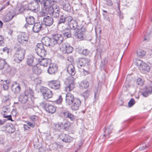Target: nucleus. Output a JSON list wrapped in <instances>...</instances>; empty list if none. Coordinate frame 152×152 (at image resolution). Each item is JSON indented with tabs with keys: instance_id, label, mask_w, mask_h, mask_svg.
Masks as SVG:
<instances>
[{
	"instance_id": "1",
	"label": "nucleus",
	"mask_w": 152,
	"mask_h": 152,
	"mask_svg": "<svg viewBox=\"0 0 152 152\" xmlns=\"http://www.w3.org/2000/svg\"><path fill=\"white\" fill-rule=\"evenodd\" d=\"M41 5L44 6L45 12L54 18H58L59 15L60 10L59 7L53 4V1L44 0Z\"/></svg>"
},
{
	"instance_id": "2",
	"label": "nucleus",
	"mask_w": 152,
	"mask_h": 152,
	"mask_svg": "<svg viewBox=\"0 0 152 152\" xmlns=\"http://www.w3.org/2000/svg\"><path fill=\"white\" fill-rule=\"evenodd\" d=\"M42 43H38L35 48L36 52L37 55L40 57H44L46 54V51L43 45L46 46H54L52 45V38L48 37H43L42 39Z\"/></svg>"
},
{
	"instance_id": "3",
	"label": "nucleus",
	"mask_w": 152,
	"mask_h": 152,
	"mask_svg": "<svg viewBox=\"0 0 152 152\" xmlns=\"http://www.w3.org/2000/svg\"><path fill=\"white\" fill-rule=\"evenodd\" d=\"M15 48L16 51L14 56V61L16 63H20L24 59L26 53L25 50L21 47L20 45L16 44Z\"/></svg>"
},
{
	"instance_id": "4",
	"label": "nucleus",
	"mask_w": 152,
	"mask_h": 152,
	"mask_svg": "<svg viewBox=\"0 0 152 152\" xmlns=\"http://www.w3.org/2000/svg\"><path fill=\"white\" fill-rule=\"evenodd\" d=\"M33 95L34 92L33 90L30 88H27L20 95L19 100L22 103L25 104L27 102L29 98L33 96Z\"/></svg>"
},
{
	"instance_id": "5",
	"label": "nucleus",
	"mask_w": 152,
	"mask_h": 152,
	"mask_svg": "<svg viewBox=\"0 0 152 152\" xmlns=\"http://www.w3.org/2000/svg\"><path fill=\"white\" fill-rule=\"evenodd\" d=\"M86 27L84 26H79L77 29L74 30V31L73 32L74 35L81 40H83L86 38Z\"/></svg>"
},
{
	"instance_id": "6",
	"label": "nucleus",
	"mask_w": 152,
	"mask_h": 152,
	"mask_svg": "<svg viewBox=\"0 0 152 152\" xmlns=\"http://www.w3.org/2000/svg\"><path fill=\"white\" fill-rule=\"evenodd\" d=\"M73 48L67 42L63 43L60 48L61 51L64 54H69L72 52Z\"/></svg>"
},
{
	"instance_id": "7",
	"label": "nucleus",
	"mask_w": 152,
	"mask_h": 152,
	"mask_svg": "<svg viewBox=\"0 0 152 152\" xmlns=\"http://www.w3.org/2000/svg\"><path fill=\"white\" fill-rule=\"evenodd\" d=\"M74 78L72 76L69 77L65 82L67 86H66L65 90L67 92L72 90L75 88L74 83Z\"/></svg>"
},
{
	"instance_id": "8",
	"label": "nucleus",
	"mask_w": 152,
	"mask_h": 152,
	"mask_svg": "<svg viewBox=\"0 0 152 152\" xmlns=\"http://www.w3.org/2000/svg\"><path fill=\"white\" fill-rule=\"evenodd\" d=\"M63 40L62 35L59 34H56L52 35V44L54 46L56 44H59L61 43Z\"/></svg>"
},
{
	"instance_id": "9",
	"label": "nucleus",
	"mask_w": 152,
	"mask_h": 152,
	"mask_svg": "<svg viewBox=\"0 0 152 152\" xmlns=\"http://www.w3.org/2000/svg\"><path fill=\"white\" fill-rule=\"evenodd\" d=\"M136 65L139 67L140 69L146 72H148L150 71V67L147 64L142 61L139 60L136 62Z\"/></svg>"
},
{
	"instance_id": "10",
	"label": "nucleus",
	"mask_w": 152,
	"mask_h": 152,
	"mask_svg": "<svg viewBox=\"0 0 152 152\" xmlns=\"http://www.w3.org/2000/svg\"><path fill=\"white\" fill-rule=\"evenodd\" d=\"M28 8V10H29L34 13L38 12L40 10L39 5L36 3L30 2L28 4H26Z\"/></svg>"
},
{
	"instance_id": "11",
	"label": "nucleus",
	"mask_w": 152,
	"mask_h": 152,
	"mask_svg": "<svg viewBox=\"0 0 152 152\" xmlns=\"http://www.w3.org/2000/svg\"><path fill=\"white\" fill-rule=\"evenodd\" d=\"M10 110L8 106L4 107L1 113L4 118H7L8 120L12 121L11 115H10Z\"/></svg>"
},
{
	"instance_id": "12",
	"label": "nucleus",
	"mask_w": 152,
	"mask_h": 152,
	"mask_svg": "<svg viewBox=\"0 0 152 152\" xmlns=\"http://www.w3.org/2000/svg\"><path fill=\"white\" fill-rule=\"evenodd\" d=\"M48 86L52 88L58 90L60 88L61 82L57 80H51L49 82Z\"/></svg>"
},
{
	"instance_id": "13",
	"label": "nucleus",
	"mask_w": 152,
	"mask_h": 152,
	"mask_svg": "<svg viewBox=\"0 0 152 152\" xmlns=\"http://www.w3.org/2000/svg\"><path fill=\"white\" fill-rule=\"evenodd\" d=\"M41 59H38L39 63L41 65L44 67H47L49 66L52 63L51 60L50 58H43V57H41Z\"/></svg>"
},
{
	"instance_id": "14",
	"label": "nucleus",
	"mask_w": 152,
	"mask_h": 152,
	"mask_svg": "<svg viewBox=\"0 0 152 152\" xmlns=\"http://www.w3.org/2000/svg\"><path fill=\"white\" fill-rule=\"evenodd\" d=\"M81 104V102L79 99H75V100L71 104V108L73 111L77 110H78Z\"/></svg>"
},
{
	"instance_id": "15",
	"label": "nucleus",
	"mask_w": 152,
	"mask_h": 152,
	"mask_svg": "<svg viewBox=\"0 0 152 152\" xmlns=\"http://www.w3.org/2000/svg\"><path fill=\"white\" fill-rule=\"evenodd\" d=\"M43 21L45 25L49 26L53 24L54 20L53 18L52 17L46 15L44 16Z\"/></svg>"
},
{
	"instance_id": "16",
	"label": "nucleus",
	"mask_w": 152,
	"mask_h": 152,
	"mask_svg": "<svg viewBox=\"0 0 152 152\" xmlns=\"http://www.w3.org/2000/svg\"><path fill=\"white\" fill-rule=\"evenodd\" d=\"M77 98H74V95L70 93H68L66 96V103L67 105H70L72 102L75 100V99Z\"/></svg>"
},
{
	"instance_id": "17",
	"label": "nucleus",
	"mask_w": 152,
	"mask_h": 152,
	"mask_svg": "<svg viewBox=\"0 0 152 152\" xmlns=\"http://www.w3.org/2000/svg\"><path fill=\"white\" fill-rule=\"evenodd\" d=\"M69 27L71 28L70 29L74 31V30L77 29L79 26H84L82 24H78L77 21L74 19L69 23Z\"/></svg>"
},
{
	"instance_id": "18",
	"label": "nucleus",
	"mask_w": 152,
	"mask_h": 152,
	"mask_svg": "<svg viewBox=\"0 0 152 152\" xmlns=\"http://www.w3.org/2000/svg\"><path fill=\"white\" fill-rule=\"evenodd\" d=\"M84 61V67L85 66H87V69H82V71L84 72V74H85V72L86 74H88V71L90 69V63L91 62V60L90 59L87 58H83Z\"/></svg>"
},
{
	"instance_id": "19",
	"label": "nucleus",
	"mask_w": 152,
	"mask_h": 152,
	"mask_svg": "<svg viewBox=\"0 0 152 152\" xmlns=\"http://www.w3.org/2000/svg\"><path fill=\"white\" fill-rule=\"evenodd\" d=\"M84 61V67L85 66H87V69H82V71L84 72V74H85V72L86 74H88V71L90 69V63L91 62V60L90 59L87 58H83Z\"/></svg>"
},
{
	"instance_id": "20",
	"label": "nucleus",
	"mask_w": 152,
	"mask_h": 152,
	"mask_svg": "<svg viewBox=\"0 0 152 152\" xmlns=\"http://www.w3.org/2000/svg\"><path fill=\"white\" fill-rule=\"evenodd\" d=\"M17 39L18 42L21 44L25 45L28 40V38L25 34H22L18 36Z\"/></svg>"
},
{
	"instance_id": "21",
	"label": "nucleus",
	"mask_w": 152,
	"mask_h": 152,
	"mask_svg": "<svg viewBox=\"0 0 152 152\" xmlns=\"http://www.w3.org/2000/svg\"><path fill=\"white\" fill-rule=\"evenodd\" d=\"M26 20L27 23L25 24L24 27L27 28L28 25H32L35 23L34 18L31 16H29L26 18Z\"/></svg>"
},
{
	"instance_id": "22",
	"label": "nucleus",
	"mask_w": 152,
	"mask_h": 152,
	"mask_svg": "<svg viewBox=\"0 0 152 152\" xmlns=\"http://www.w3.org/2000/svg\"><path fill=\"white\" fill-rule=\"evenodd\" d=\"M57 67L54 64L51 63L49 65L48 69V72L50 74H54L57 72Z\"/></svg>"
},
{
	"instance_id": "23",
	"label": "nucleus",
	"mask_w": 152,
	"mask_h": 152,
	"mask_svg": "<svg viewBox=\"0 0 152 152\" xmlns=\"http://www.w3.org/2000/svg\"><path fill=\"white\" fill-rule=\"evenodd\" d=\"M12 91L15 94L18 93L21 90V87L19 83L15 82L11 86Z\"/></svg>"
},
{
	"instance_id": "24",
	"label": "nucleus",
	"mask_w": 152,
	"mask_h": 152,
	"mask_svg": "<svg viewBox=\"0 0 152 152\" xmlns=\"http://www.w3.org/2000/svg\"><path fill=\"white\" fill-rule=\"evenodd\" d=\"M60 138L65 142H70L73 140V138L68 134H63L60 136Z\"/></svg>"
},
{
	"instance_id": "25",
	"label": "nucleus",
	"mask_w": 152,
	"mask_h": 152,
	"mask_svg": "<svg viewBox=\"0 0 152 152\" xmlns=\"http://www.w3.org/2000/svg\"><path fill=\"white\" fill-rule=\"evenodd\" d=\"M42 23L38 22L34 24L32 28L33 31L35 33L39 32L42 29Z\"/></svg>"
},
{
	"instance_id": "26",
	"label": "nucleus",
	"mask_w": 152,
	"mask_h": 152,
	"mask_svg": "<svg viewBox=\"0 0 152 152\" xmlns=\"http://www.w3.org/2000/svg\"><path fill=\"white\" fill-rule=\"evenodd\" d=\"M62 5L63 6V9L65 10L67 12L70 11L71 7L68 0H62Z\"/></svg>"
},
{
	"instance_id": "27",
	"label": "nucleus",
	"mask_w": 152,
	"mask_h": 152,
	"mask_svg": "<svg viewBox=\"0 0 152 152\" xmlns=\"http://www.w3.org/2000/svg\"><path fill=\"white\" fill-rule=\"evenodd\" d=\"M14 16L13 13L11 12H8L4 17L3 20L4 22H8L10 20L14 17Z\"/></svg>"
},
{
	"instance_id": "28",
	"label": "nucleus",
	"mask_w": 152,
	"mask_h": 152,
	"mask_svg": "<svg viewBox=\"0 0 152 152\" xmlns=\"http://www.w3.org/2000/svg\"><path fill=\"white\" fill-rule=\"evenodd\" d=\"M67 70L68 73L72 76L74 75L75 73L74 66L72 64H69L68 66Z\"/></svg>"
},
{
	"instance_id": "29",
	"label": "nucleus",
	"mask_w": 152,
	"mask_h": 152,
	"mask_svg": "<svg viewBox=\"0 0 152 152\" xmlns=\"http://www.w3.org/2000/svg\"><path fill=\"white\" fill-rule=\"evenodd\" d=\"M77 62V66L79 68L84 67V61L83 58H79L76 60Z\"/></svg>"
},
{
	"instance_id": "30",
	"label": "nucleus",
	"mask_w": 152,
	"mask_h": 152,
	"mask_svg": "<svg viewBox=\"0 0 152 152\" xmlns=\"http://www.w3.org/2000/svg\"><path fill=\"white\" fill-rule=\"evenodd\" d=\"M28 8L26 4L21 5L19 8H16L15 12L17 14L21 13L25 10H28Z\"/></svg>"
},
{
	"instance_id": "31",
	"label": "nucleus",
	"mask_w": 152,
	"mask_h": 152,
	"mask_svg": "<svg viewBox=\"0 0 152 152\" xmlns=\"http://www.w3.org/2000/svg\"><path fill=\"white\" fill-rule=\"evenodd\" d=\"M74 32L72 30L70 29L67 28L63 32V36L66 38L70 37L72 35L71 33Z\"/></svg>"
},
{
	"instance_id": "32",
	"label": "nucleus",
	"mask_w": 152,
	"mask_h": 152,
	"mask_svg": "<svg viewBox=\"0 0 152 152\" xmlns=\"http://www.w3.org/2000/svg\"><path fill=\"white\" fill-rule=\"evenodd\" d=\"M45 110L49 113H53L55 112L56 109L53 106L49 104Z\"/></svg>"
},
{
	"instance_id": "33",
	"label": "nucleus",
	"mask_w": 152,
	"mask_h": 152,
	"mask_svg": "<svg viewBox=\"0 0 152 152\" xmlns=\"http://www.w3.org/2000/svg\"><path fill=\"white\" fill-rule=\"evenodd\" d=\"M152 93V87H148L145 91L142 92V94L144 97H146Z\"/></svg>"
},
{
	"instance_id": "34",
	"label": "nucleus",
	"mask_w": 152,
	"mask_h": 152,
	"mask_svg": "<svg viewBox=\"0 0 152 152\" xmlns=\"http://www.w3.org/2000/svg\"><path fill=\"white\" fill-rule=\"evenodd\" d=\"M63 115L65 118H68L72 121H73L75 119V117L73 115L69 112L66 111L63 112Z\"/></svg>"
},
{
	"instance_id": "35",
	"label": "nucleus",
	"mask_w": 152,
	"mask_h": 152,
	"mask_svg": "<svg viewBox=\"0 0 152 152\" xmlns=\"http://www.w3.org/2000/svg\"><path fill=\"white\" fill-rule=\"evenodd\" d=\"M32 70L34 73L37 75L40 74L42 72V70L41 68L37 65H34L33 66Z\"/></svg>"
},
{
	"instance_id": "36",
	"label": "nucleus",
	"mask_w": 152,
	"mask_h": 152,
	"mask_svg": "<svg viewBox=\"0 0 152 152\" xmlns=\"http://www.w3.org/2000/svg\"><path fill=\"white\" fill-rule=\"evenodd\" d=\"M34 57L30 55L28 56L26 63L29 66H33L34 63Z\"/></svg>"
},
{
	"instance_id": "37",
	"label": "nucleus",
	"mask_w": 152,
	"mask_h": 152,
	"mask_svg": "<svg viewBox=\"0 0 152 152\" xmlns=\"http://www.w3.org/2000/svg\"><path fill=\"white\" fill-rule=\"evenodd\" d=\"M6 130L9 133H12L14 132L15 131V129L12 124L9 126H7L6 127Z\"/></svg>"
},
{
	"instance_id": "38",
	"label": "nucleus",
	"mask_w": 152,
	"mask_h": 152,
	"mask_svg": "<svg viewBox=\"0 0 152 152\" xmlns=\"http://www.w3.org/2000/svg\"><path fill=\"white\" fill-rule=\"evenodd\" d=\"M80 88L82 89L87 88L89 86V83L86 80H83L79 84Z\"/></svg>"
},
{
	"instance_id": "39",
	"label": "nucleus",
	"mask_w": 152,
	"mask_h": 152,
	"mask_svg": "<svg viewBox=\"0 0 152 152\" xmlns=\"http://www.w3.org/2000/svg\"><path fill=\"white\" fill-rule=\"evenodd\" d=\"M8 66V65L5 59H0V69H2L5 67Z\"/></svg>"
},
{
	"instance_id": "40",
	"label": "nucleus",
	"mask_w": 152,
	"mask_h": 152,
	"mask_svg": "<svg viewBox=\"0 0 152 152\" xmlns=\"http://www.w3.org/2000/svg\"><path fill=\"white\" fill-rule=\"evenodd\" d=\"M113 129V125L111 124L107 128L105 129L104 131L105 134H104L103 136H105L107 135H108L112 132Z\"/></svg>"
},
{
	"instance_id": "41",
	"label": "nucleus",
	"mask_w": 152,
	"mask_h": 152,
	"mask_svg": "<svg viewBox=\"0 0 152 152\" xmlns=\"http://www.w3.org/2000/svg\"><path fill=\"white\" fill-rule=\"evenodd\" d=\"M53 96V94L51 91L48 90L46 94L44 95L43 98L45 99H48L51 98Z\"/></svg>"
},
{
	"instance_id": "42",
	"label": "nucleus",
	"mask_w": 152,
	"mask_h": 152,
	"mask_svg": "<svg viewBox=\"0 0 152 152\" xmlns=\"http://www.w3.org/2000/svg\"><path fill=\"white\" fill-rule=\"evenodd\" d=\"M10 82V80H6L4 81L3 83V88L5 90H7L8 89L9 84Z\"/></svg>"
},
{
	"instance_id": "43",
	"label": "nucleus",
	"mask_w": 152,
	"mask_h": 152,
	"mask_svg": "<svg viewBox=\"0 0 152 152\" xmlns=\"http://www.w3.org/2000/svg\"><path fill=\"white\" fill-rule=\"evenodd\" d=\"M65 15L63 14L61 15L58 23V24L63 23L65 22Z\"/></svg>"
},
{
	"instance_id": "44",
	"label": "nucleus",
	"mask_w": 152,
	"mask_h": 152,
	"mask_svg": "<svg viewBox=\"0 0 152 152\" xmlns=\"http://www.w3.org/2000/svg\"><path fill=\"white\" fill-rule=\"evenodd\" d=\"M137 55L140 57H143L145 54V52L142 49H139L137 51Z\"/></svg>"
},
{
	"instance_id": "45",
	"label": "nucleus",
	"mask_w": 152,
	"mask_h": 152,
	"mask_svg": "<svg viewBox=\"0 0 152 152\" xmlns=\"http://www.w3.org/2000/svg\"><path fill=\"white\" fill-rule=\"evenodd\" d=\"M48 90H50L42 86L40 88V91L43 96L45 94L47 93L48 91Z\"/></svg>"
},
{
	"instance_id": "46",
	"label": "nucleus",
	"mask_w": 152,
	"mask_h": 152,
	"mask_svg": "<svg viewBox=\"0 0 152 152\" xmlns=\"http://www.w3.org/2000/svg\"><path fill=\"white\" fill-rule=\"evenodd\" d=\"M62 101L63 98L62 96L61 95H59L57 99L54 101V103L56 104H60L61 103Z\"/></svg>"
},
{
	"instance_id": "47",
	"label": "nucleus",
	"mask_w": 152,
	"mask_h": 152,
	"mask_svg": "<svg viewBox=\"0 0 152 152\" xmlns=\"http://www.w3.org/2000/svg\"><path fill=\"white\" fill-rule=\"evenodd\" d=\"M54 126V128L56 131H59L61 129V123L60 124H55Z\"/></svg>"
},
{
	"instance_id": "48",
	"label": "nucleus",
	"mask_w": 152,
	"mask_h": 152,
	"mask_svg": "<svg viewBox=\"0 0 152 152\" xmlns=\"http://www.w3.org/2000/svg\"><path fill=\"white\" fill-rule=\"evenodd\" d=\"M90 91L89 90H87L85 91L83 93V96H84L85 99L87 98L90 95Z\"/></svg>"
},
{
	"instance_id": "49",
	"label": "nucleus",
	"mask_w": 152,
	"mask_h": 152,
	"mask_svg": "<svg viewBox=\"0 0 152 152\" xmlns=\"http://www.w3.org/2000/svg\"><path fill=\"white\" fill-rule=\"evenodd\" d=\"M48 104L47 103L44 101H43L42 102H41L39 103V106L43 108L45 110L46 109V108L47 107Z\"/></svg>"
},
{
	"instance_id": "50",
	"label": "nucleus",
	"mask_w": 152,
	"mask_h": 152,
	"mask_svg": "<svg viewBox=\"0 0 152 152\" xmlns=\"http://www.w3.org/2000/svg\"><path fill=\"white\" fill-rule=\"evenodd\" d=\"M65 19H66L65 22L68 23L69 24V23H70V22L71 21H72V20H74V19H73L72 17L70 16H67L66 15Z\"/></svg>"
},
{
	"instance_id": "51",
	"label": "nucleus",
	"mask_w": 152,
	"mask_h": 152,
	"mask_svg": "<svg viewBox=\"0 0 152 152\" xmlns=\"http://www.w3.org/2000/svg\"><path fill=\"white\" fill-rule=\"evenodd\" d=\"M137 83L138 85L141 86L143 85L144 83V81L141 78L139 77L137 79Z\"/></svg>"
},
{
	"instance_id": "52",
	"label": "nucleus",
	"mask_w": 152,
	"mask_h": 152,
	"mask_svg": "<svg viewBox=\"0 0 152 152\" xmlns=\"http://www.w3.org/2000/svg\"><path fill=\"white\" fill-rule=\"evenodd\" d=\"M61 129H66L68 127V123L66 122L61 123Z\"/></svg>"
},
{
	"instance_id": "53",
	"label": "nucleus",
	"mask_w": 152,
	"mask_h": 152,
	"mask_svg": "<svg viewBox=\"0 0 152 152\" xmlns=\"http://www.w3.org/2000/svg\"><path fill=\"white\" fill-rule=\"evenodd\" d=\"M94 98L96 99H97L98 96L99 94V92L97 88H96L94 90Z\"/></svg>"
},
{
	"instance_id": "54",
	"label": "nucleus",
	"mask_w": 152,
	"mask_h": 152,
	"mask_svg": "<svg viewBox=\"0 0 152 152\" xmlns=\"http://www.w3.org/2000/svg\"><path fill=\"white\" fill-rule=\"evenodd\" d=\"M135 102L134 99H131L128 102V105L129 107L132 106L134 104Z\"/></svg>"
},
{
	"instance_id": "55",
	"label": "nucleus",
	"mask_w": 152,
	"mask_h": 152,
	"mask_svg": "<svg viewBox=\"0 0 152 152\" xmlns=\"http://www.w3.org/2000/svg\"><path fill=\"white\" fill-rule=\"evenodd\" d=\"M149 147L148 145H143L142 146L140 147L139 149L140 151H142L144 150H146Z\"/></svg>"
},
{
	"instance_id": "56",
	"label": "nucleus",
	"mask_w": 152,
	"mask_h": 152,
	"mask_svg": "<svg viewBox=\"0 0 152 152\" xmlns=\"http://www.w3.org/2000/svg\"><path fill=\"white\" fill-rule=\"evenodd\" d=\"M4 39V37L1 35H0V46L4 45V42L3 41Z\"/></svg>"
},
{
	"instance_id": "57",
	"label": "nucleus",
	"mask_w": 152,
	"mask_h": 152,
	"mask_svg": "<svg viewBox=\"0 0 152 152\" xmlns=\"http://www.w3.org/2000/svg\"><path fill=\"white\" fill-rule=\"evenodd\" d=\"M25 122L27 124L28 126H30L31 127H34L35 125V124L34 122H32V123H31L29 122L28 121H26Z\"/></svg>"
},
{
	"instance_id": "58",
	"label": "nucleus",
	"mask_w": 152,
	"mask_h": 152,
	"mask_svg": "<svg viewBox=\"0 0 152 152\" xmlns=\"http://www.w3.org/2000/svg\"><path fill=\"white\" fill-rule=\"evenodd\" d=\"M30 118L33 121V122L35 123V121H37L38 119V117L37 116H31L30 117Z\"/></svg>"
},
{
	"instance_id": "59",
	"label": "nucleus",
	"mask_w": 152,
	"mask_h": 152,
	"mask_svg": "<svg viewBox=\"0 0 152 152\" xmlns=\"http://www.w3.org/2000/svg\"><path fill=\"white\" fill-rule=\"evenodd\" d=\"M82 53L83 55L85 56L88 55L89 53V52L87 49L83 50L82 51Z\"/></svg>"
},
{
	"instance_id": "60",
	"label": "nucleus",
	"mask_w": 152,
	"mask_h": 152,
	"mask_svg": "<svg viewBox=\"0 0 152 152\" xmlns=\"http://www.w3.org/2000/svg\"><path fill=\"white\" fill-rule=\"evenodd\" d=\"M106 4L109 6L112 5L113 3L111 0H105Z\"/></svg>"
},
{
	"instance_id": "61",
	"label": "nucleus",
	"mask_w": 152,
	"mask_h": 152,
	"mask_svg": "<svg viewBox=\"0 0 152 152\" xmlns=\"http://www.w3.org/2000/svg\"><path fill=\"white\" fill-rule=\"evenodd\" d=\"M44 0H34V1L36 3L38 4L39 3H40L41 4L42 2H43Z\"/></svg>"
},
{
	"instance_id": "62",
	"label": "nucleus",
	"mask_w": 152,
	"mask_h": 152,
	"mask_svg": "<svg viewBox=\"0 0 152 152\" xmlns=\"http://www.w3.org/2000/svg\"><path fill=\"white\" fill-rule=\"evenodd\" d=\"M23 127L25 129L28 130V129L30 128V127L28 126V125L27 124H24Z\"/></svg>"
},
{
	"instance_id": "63",
	"label": "nucleus",
	"mask_w": 152,
	"mask_h": 152,
	"mask_svg": "<svg viewBox=\"0 0 152 152\" xmlns=\"http://www.w3.org/2000/svg\"><path fill=\"white\" fill-rule=\"evenodd\" d=\"M3 51L4 52L8 53V49L7 48L5 47L3 49Z\"/></svg>"
},
{
	"instance_id": "64",
	"label": "nucleus",
	"mask_w": 152,
	"mask_h": 152,
	"mask_svg": "<svg viewBox=\"0 0 152 152\" xmlns=\"http://www.w3.org/2000/svg\"><path fill=\"white\" fill-rule=\"evenodd\" d=\"M103 15L104 17V19L106 20L108 19V18L107 15L103 14Z\"/></svg>"
}]
</instances>
